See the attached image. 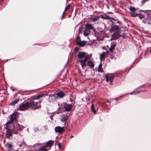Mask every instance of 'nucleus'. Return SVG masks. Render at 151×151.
<instances>
[{"mask_svg":"<svg viewBox=\"0 0 151 151\" xmlns=\"http://www.w3.org/2000/svg\"><path fill=\"white\" fill-rule=\"evenodd\" d=\"M45 95L41 94L38 95L33 99H28L30 109L35 110L41 108V101L39 99L41 97H45Z\"/></svg>","mask_w":151,"mask_h":151,"instance_id":"obj_1","label":"nucleus"},{"mask_svg":"<svg viewBox=\"0 0 151 151\" xmlns=\"http://www.w3.org/2000/svg\"><path fill=\"white\" fill-rule=\"evenodd\" d=\"M28 109H30L28 99L21 103L18 109L20 110L24 111Z\"/></svg>","mask_w":151,"mask_h":151,"instance_id":"obj_2","label":"nucleus"},{"mask_svg":"<svg viewBox=\"0 0 151 151\" xmlns=\"http://www.w3.org/2000/svg\"><path fill=\"white\" fill-rule=\"evenodd\" d=\"M91 55H88L87 54L84 52H79L78 54V60L83 59H89L91 58Z\"/></svg>","mask_w":151,"mask_h":151,"instance_id":"obj_3","label":"nucleus"},{"mask_svg":"<svg viewBox=\"0 0 151 151\" xmlns=\"http://www.w3.org/2000/svg\"><path fill=\"white\" fill-rule=\"evenodd\" d=\"M115 76L113 74L109 75H106L104 78H106V81L107 82L109 81L110 82V84L112 85Z\"/></svg>","mask_w":151,"mask_h":151,"instance_id":"obj_4","label":"nucleus"},{"mask_svg":"<svg viewBox=\"0 0 151 151\" xmlns=\"http://www.w3.org/2000/svg\"><path fill=\"white\" fill-rule=\"evenodd\" d=\"M76 44L80 47H83L86 44V41H81L80 37L78 36L76 37Z\"/></svg>","mask_w":151,"mask_h":151,"instance_id":"obj_5","label":"nucleus"},{"mask_svg":"<svg viewBox=\"0 0 151 151\" xmlns=\"http://www.w3.org/2000/svg\"><path fill=\"white\" fill-rule=\"evenodd\" d=\"M6 129L9 130H13L14 128V125L13 122L9 121L6 124Z\"/></svg>","mask_w":151,"mask_h":151,"instance_id":"obj_6","label":"nucleus"},{"mask_svg":"<svg viewBox=\"0 0 151 151\" xmlns=\"http://www.w3.org/2000/svg\"><path fill=\"white\" fill-rule=\"evenodd\" d=\"M23 128V126L18 124H16L14 125V128L13 132L14 134H17V130H21Z\"/></svg>","mask_w":151,"mask_h":151,"instance_id":"obj_7","label":"nucleus"},{"mask_svg":"<svg viewBox=\"0 0 151 151\" xmlns=\"http://www.w3.org/2000/svg\"><path fill=\"white\" fill-rule=\"evenodd\" d=\"M64 127H60V126H57L55 127V130L56 132H58L59 134H62L65 131Z\"/></svg>","mask_w":151,"mask_h":151,"instance_id":"obj_8","label":"nucleus"},{"mask_svg":"<svg viewBox=\"0 0 151 151\" xmlns=\"http://www.w3.org/2000/svg\"><path fill=\"white\" fill-rule=\"evenodd\" d=\"M68 119V116L66 114H63L61 115V121L64 123V126H66V122Z\"/></svg>","mask_w":151,"mask_h":151,"instance_id":"obj_9","label":"nucleus"},{"mask_svg":"<svg viewBox=\"0 0 151 151\" xmlns=\"http://www.w3.org/2000/svg\"><path fill=\"white\" fill-rule=\"evenodd\" d=\"M88 59H84L78 60V61L80 63L81 65L83 68H84L86 66L87 60Z\"/></svg>","mask_w":151,"mask_h":151,"instance_id":"obj_10","label":"nucleus"},{"mask_svg":"<svg viewBox=\"0 0 151 151\" xmlns=\"http://www.w3.org/2000/svg\"><path fill=\"white\" fill-rule=\"evenodd\" d=\"M64 107L65 110L67 111H70L72 109L73 105L71 104H68L66 103H64Z\"/></svg>","mask_w":151,"mask_h":151,"instance_id":"obj_11","label":"nucleus"},{"mask_svg":"<svg viewBox=\"0 0 151 151\" xmlns=\"http://www.w3.org/2000/svg\"><path fill=\"white\" fill-rule=\"evenodd\" d=\"M122 36V35L118 33L117 32H115L112 35V38L113 40H116L118 39L120 37Z\"/></svg>","mask_w":151,"mask_h":151,"instance_id":"obj_12","label":"nucleus"},{"mask_svg":"<svg viewBox=\"0 0 151 151\" xmlns=\"http://www.w3.org/2000/svg\"><path fill=\"white\" fill-rule=\"evenodd\" d=\"M119 29L120 27L119 26L117 25H114L111 27L110 29V31L111 32L115 31L116 32V31L119 30Z\"/></svg>","mask_w":151,"mask_h":151,"instance_id":"obj_13","label":"nucleus"},{"mask_svg":"<svg viewBox=\"0 0 151 151\" xmlns=\"http://www.w3.org/2000/svg\"><path fill=\"white\" fill-rule=\"evenodd\" d=\"M18 114V113L17 112H15L13 114L10 118L11 121H10L13 122L16 120L17 117V115Z\"/></svg>","mask_w":151,"mask_h":151,"instance_id":"obj_14","label":"nucleus"},{"mask_svg":"<svg viewBox=\"0 0 151 151\" xmlns=\"http://www.w3.org/2000/svg\"><path fill=\"white\" fill-rule=\"evenodd\" d=\"M104 50H106V53L104 52V59L107 56V57H109V58H111V59H113L114 57L111 55H109L108 52L107 50H106V48L104 46Z\"/></svg>","mask_w":151,"mask_h":151,"instance_id":"obj_15","label":"nucleus"},{"mask_svg":"<svg viewBox=\"0 0 151 151\" xmlns=\"http://www.w3.org/2000/svg\"><path fill=\"white\" fill-rule=\"evenodd\" d=\"M47 129L48 128L47 125H45L41 127L40 130L42 132L45 133Z\"/></svg>","mask_w":151,"mask_h":151,"instance_id":"obj_16","label":"nucleus"},{"mask_svg":"<svg viewBox=\"0 0 151 151\" xmlns=\"http://www.w3.org/2000/svg\"><path fill=\"white\" fill-rule=\"evenodd\" d=\"M56 95L60 98H62L65 96L64 93L62 91L58 93Z\"/></svg>","mask_w":151,"mask_h":151,"instance_id":"obj_17","label":"nucleus"},{"mask_svg":"<svg viewBox=\"0 0 151 151\" xmlns=\"http://www.w3.org/2000/svg\"><path fill=\"white\" fill-rule=\"evenodd\" d=\"M87 65L89 66L91 68H93L94 67V64L93 62L91 60H88L87 63Z\"/></svg>","mask_w":151,"mask_h":151,"instance_id":"obj_18","label":"nucleus"},{"mask_svg":"<svg viewBox=\"0 0 151 151\" xmlns=\"http://www.w3.org/2000/svg\"><path fill=\"white\" fill-rule=\"evenodd\" d=\"M53 144V142L52 140H50L47 142L46 143L45 145V147H48L52 145Z\"/></svg>","mask_w":151,"mask_h":151,"instance_id":"obj_19","label":"nucleus"},{"mask_svg":"<svg viewBox=\"0 0 151 151\" xmlns=\"http://www.w3.org/2000/svg\"><path fill=\"white\" fill-rule=\"evenodd\" d=\"M90 32V30L85 28L83 33L84 35L85 36H88Z\"/></svg>","mask_w":151,"mask_h":151,"instance_id":"obj_20","label":"nucleus"},{"mask_svg":"<svg viewBox=\"0 0 151 151\" xmlns=\"http://www.w3.org/2000/svg\"><path fill=\"white\" fill-rule=\"evenodd\" d=\"M12 135V133L10 132L9 130H8L6 132V137L9 138Z\"/></svg>","mask_w":151,"mask_h":151,"instance_id":"obj_21","label":"nucleus"},{"mask_svg":"<svg viewBox=\"0 0 151 151\" xmlns=\"http://www.w3.org/2000/svg\"><path fill=\"white\" fill-rule=\"evenodd\" d=\"M86 28L87 29H88L90 30L93 29V27L91 24H86Z\"/></svg>","mask_w":151,"mask_h":151,"instance_id":"obj_22","label":"nucleus"},{"mask_svg":"<svg viewBox=\"0 0 151 151\" xmlns=\"http://www.w3.org/2000/svg\"><path fill=\"white\" fill-rule=\"evenodd\" d=\"M142 22L145 24H151V23L150 22V21L149 20H148L147 18L146 19H145L144 20H143Z\"/></svg>","mask_w":151,"mask_h":151,"instance_id":"obj_23","label":"nucleus"},{"mask_svg":"<svg viewBox=\"0 0 151 151\" xmlns=\"http://www.w3.org/2000/svg\"><path fill=\"white\" fill-rule=\"evenodd\" d=\"M6 147L9 150H10L12 149V144L9 142H7L6 144Z\"/></svg>","mask_w":151,"mask_h":151,"instance_id":"obj_24","label":"nucleus"},{"mask_svg":"<svg viewBox=\"0 0 151 151\" xmlns=\"http://www.w3.org/2000/svg\"><path fill=\"white\" fill-rule=\"evenodd\" d=\"M106 13H104V19L108 20H109V21L111 20V17L109 15H106Z\"/></svg>","mask_w":151,"mask_h":151,"instance_id":"obj_25","label":"nucleus"},{"mask_svg":"<svg viewBox=\"0 0 151 151\" xmlns=\"http://www.w3.org/2000/svg\"><path fill=\"white\" fill-rule=\"evenodd\" d=\"M131 16L133 17H137L138 15V14H140V13H135V12H132L131 14Z\"/></svg>","mask_w":151,"mask_h":151,"instance_id":"obj_26","label":"nucleus"},{"mask_svg":"<svg viewBox=\"0 0 151 151\" xmlns=\"http://www.w3.org/2000/svg\"><path fill=\"white\" fill-rule=\"evenodd\" d=\"M129 10L131 11L132 12H135L137 9L135 7L131 6L129 8Z\"/></svg>","mask_w":151,"mask_h":151,"instance_id":"obj_27","label":"nucleus"},{"mask_svg":"<svg viewBox=\"0 0 151 151\" xmlns=\"http://www.w3.org/2000/svg\"><path fill=\"white\" fill-rule=\"evenodd\" d=\"M101 17H99L98 16H96L91 18V20L93 21H95L98 20L99 18Z\"/></svg>","mask_w":151,"mask_h":151,"instance_id":"obj_28","label":"nucleus"},{"mask_svg":"<svg viewBox=\"0 0 151 151\" xmlns=\"http://www.w3.org/2000/svg\"><path fill=\"white\" fill-rule=\"evenodd\" d=\"M19 99H17L12 102L11 104L12 106H14L19 102Z\"/></svg>","mask_w":151,"mask_h":151,"instance_id":"obj_29","label":"nucleus"},{"mask_svg":"<svg viewBox=\"0 0 151 151\" xmlns=\"http://www.w3.org/2000/svg\"><path fill=\"white\" fill-rule=\"evenodd\" d=\"M91 109L92 111L94 114L96 113V111L94 109V106L93 104H92L91 106Z\"/></svg>","mask_w":151,"mask_h":151,"instance_id":"obj_30","label":"nucleus"},{"mask_svg":"<svg viewBox=\"0 0 151 151\" xmlns=\"http://www.w3.org/2000/svg\"><path fill=\"white\" fill-rule=\"evenodd\" d=\"M70 4H68V5L65 7V8L64 11L63 13V15L65 13V12L70 7Z\"/></svg>","mask_w":151,"mask_h":151,"instance_id":"obj_31","label":"nucleus"},{"mask_svg":"<svg viewBox=\"0 0 151 151\" xmlns=\"http://www.w3.org/2000/svg\"><path fill=\"white\" fill-rule=\"evenodd\" d=\"M102 65L101 64H100L99 65V69H98V71L99 72H102L103 71V69L102 68H101Z\"/></svg>","mask_w":151,"mask_h":151,"instance_id":"obj_32","label":"nucleus"},{"mask_svg":"<svg viewBox=\"0 0 151 151\" xmlns=\"http://www.w3.org/2000/svg\"><path fill=\"white\" fill-rule=\"evenodd\" d=\"M39 151H47V150L45 147H41L39 149Z\"/></svg>","mask_w":151,"mask_h":151,"instance_id":"obj_33","label":"nucleus"},{"mask_svg":"<svg viewBox=\"0 0 151 151\" xmlns=\"http://www.w3.org/2000/svg\"><path fill=\"white\" fill-rule=\"evenodd\" d=\"M150 14H149L148 13H147V19L148 20H149L150 21V22H151V16H150Z\"/></svg>","mask_w":151,"mask_h":151,"instance_id":"obj_34","label":"nucleus"},{"mask_svg":"<svg viewBox=\"0 0 151 151\" xmlns=\"http://www.w3.org/2000/svg\"><path fill=\"white\" fill-rule=\"evenodd\" d=\"M139 15V18L140 19H142L143 18L145 17V15L144 14H141L140 13V14H138Z\"/></svg>","mask_w":151,"mask_h":151,"instance_id":"obj_35","label":"nucleus"},{"mask_svg":"<svg viewBox=\"0 0 151 151\" xmlns=\"http://www.w3.org/2000/svg\"><path fill=\"white\" fill-rule=\"evenodd\" d=\"M116 46V44L114 42H111V47L114 48L115 49V48Z\"/></svg>","mask_w":151,"mask_h":151,"instance_id":"obj_36","label":"nucleus"},{"mask_svg":"<svg viewBox=\"0 0 151 151\" xmlns=\"http://www.w3.org/2000/svg\"><path fill=\"white\" fill-rule=\"evenodd\" d=\"M104 58V52H103L102 54H100V59L102 60Z\"/></svg>","mask_w":151,"mask_h":151,"instance_id":"obj_37","label":"nucleus"},{"mask_svg":"<svg viewBox=\"0 0 151 151\" xmlns=\"http://www.w3.org/2000/svg\"><path fill=\"white\" fill-rule=\"evenodd\" d=\"M114 50V49L111 47H110L109 49V51L111 52V53H112L113 51Z\"/></svg>","mask_w":151,"mask_h":151,"instance_id":"obj_38","label":"nucleus"},{"mask_svg":"<svg viewBox=\"0 0 151 151\" xmlns=\"http://www.w3.org/2000/svg\"><path fill=\"white\" fill-rule=\"evenodd\" d=\"M148 0H142L141 1V4L142 5H144L146 2Z\"/></svg>","mask_w":151,"mask_h":151,"instance_id":"obj_39","label":"nucleus"},{"mask_svg":"<svg viewBox=\"0 0 151 151\" xmlns=\"http://www.w3.org/2000/svg\"><path fill=\"white\" fill-rule=\"evenodd\" d=\"M130 94L131 95H136V93H135V91H133L131 92L130 93Z\"/></svg>","mask_w":151,"mask_h":151,"instance_id":"obj_40","label":"nucleus"},{"mask_svg":"<svg viewBox=\"0 0 151 151\" xmlns=\"http://www.w3.org/2000/svg\"><path fill=\"white\" fill-rule=\"evenodd\" d=\"M139 11L140 12H143L144 13H145L146 14H147L148 13L147 12V11H145V10H140Z\"/></svg>","mask_w":151,"mask_h":151,"instance_id":"obj_41","label":"nucleus"},{"mask_svg":"<svg viewBox=\"0 0 151 151\" xmlns=\"http://www.w3.org/2000/svg\"><path fill=\"white\" fill-rule=\"evenodd\" d=\"M142 90H138L136 91H135V93H136V94H137L140 93L141 92H142Z\"/></svg>","mask_w":151,"mask_h":151,"instance_id":"obj_42","label":"nucleus"},{"mask_svg":"<svg viewBox=\"0 0 151 151\" xmlns=\"http://www.w3.org/2000/svg\"><path fill=\"white\" fill-rule=\"evenodd\" d=\"M109 22L110 23V24H111L112 25H113L114 24V23L113 21L111 20H110Z\"/></svg>","mask_w":151,"mask_h":151,"instance_id":"obj_43","label":"nucleus"},{"mask_svg":"<svg viewBox=\"0 0 151 151\" xmlns=\"http://www.w3.org/2000/svg\"><path fill=\"white\" fill-rule=\"evenodd\" d=\"M49 97H51L52 98H54V99H55V98L56 97L55 96V95H50L49 96Z\"/></svg>","mask_w":151,"mask_h":151,"instance_id":"obj_44","label":"nucleus"},{"mask_svg":"<svg viewBox=\"0 0 151 151\" xmlns=\"http://www.w3.org/2000/svg\"><path fill=\"white\" fill-rule=\"evenodd\" d=\"M111 20L113 21H116V19H115V18L112 17L111 18Z\"/></svg>","mask_w":151,"mask_h":151,"instance_id":"obj_45","label":"nucleus"},{"mask_svg":"<svg viewBox=\"0 0 151 151\" xmlns=\"http://www.w3.org/2000/svg\"><path fill=\"white\" fill-rule=\"evenodd\" d=\"M135 60H135L134 61V62L132 63V64L131 65V68H132V67H133V64H134V62H135Z\"/></svg>","mask_w":151,"mask_h":151,"instance_id":"obj_46","label":"nucleus"},{"mask_svg":"<svg viewBox=\"0 0 151 151\" xmlns=\"http://www.w3.org/2000/svg\"><path fill=\"white\" fill-rule=\"evenodd\" d=\"M116 32H117V33H119V34H120L121 33L120 31H119V30L116 31Z\"/></svg>","mask_w":151,"mask_h":151,"instance_id":"obj_47","label":"nucleus"},{"mask_svg":"<svg viewBox=\"0 0 151 151\" xmlns=\"http://www.w3.org/2000/svg\"><path fill=\"white\" fill-rule=\"evenodd\" d=\"M117 22L118 23H119V24H122V23L121 22H119V21H117Z\"/></svg>","mask_w":151,"mask_h":151,"instance_id":"obj_48","label":"nucleus"},{"mask_svg":"<svg viewBox=\"0 0 151 151\" xmlns=\"http://www.w3.org/2000/svg\"><path fill=\"white\" fill-rule=\"evenodd\" d=\"M112 100H115L116 101H117V98H113L112 99Z\"/></svg>","mask_w":151,"mask_h":151,"instance_id":"obj_49","label":"nucleus"},{"mask_svg":"<svg viewBox=\"0 0 151 151\" xmlns=\"http://www.w3.org/2000/svg\"><path fill=\"white\" fill-rule=\"evenodd\" d=\"M106 6H107V8L109 9V7L108 6V5L107 4H106Z\"/></svg>","mask_w":151,"mask_h":151,"instance_id":"obj_50","label":"nucleus"},{"mask_svg":"<svg viewBox=\"0 0 151 151\" xmlns=\"http://www.w3.org/2000/svg\"><path fill=\"white\" fill-rule=\"evenodd\" d=\"M104 103H105V100H106V101H108V99H104Z\"/></svg>","mask_w":151,"mask_h":151,"instance_id":"obj_51","label":"nucleus"},{"mask_svg":"<svg viewBox=\"0 0 151 151\" xmlns=\"http://www.w3.org/2000/svg\"><path fill=\"white\" fill-rule=\"evenodd\" d=\"M146 11H147H147H149V12H151V10H146Z\"/></svg>","mask_w":151,"mask_h":151,"instance_id":"obj_52","label":"nucleus"},{"mask_svg":"<svg viewBox=\"0 0 151 151\" xmlns=\"http://www.w3.org/2000/svg\"><path fill=\"white\" fill-rule=\"evenodd\" d=\"M73 137V136L72 135H71V136H70V138H72V137Z\"/></svg>","mask_w":151,"mask_h":151,"instance_id":"obj_53","label":"nucleus"},{"mask_svg":"<svg viewBox=\"0 0 151 151\" xmlns=\"http://www.w3.org/2000/svg\"><path fill=\"white\" fill-rule=\"evenodd\" d=\"M19 147H21L22 146V145H19Z\"/></svg>","mask_w":151,"mask_h":151,"instance_id":"obj_54","label":"nucleus"},{"mask_svg":"<svg viewBox=\"0 0 151 151\" xmlns=\"http://www.w3.org/2000/svg\"><path fill=\"white\" fill-rule=\"evenodd\" d=\"M139 87H137V88H136L135 89V90H136L138 88H139Z\"/></svg>","mask_w":151,"mask_h":151,"instance_id":"obj_55","label":"nucleus"},{"mask_svg":"<svg viewBox=\"0 0 151 151\" xmlns=\"http://www.w3.org/2000/svg\"><path fill=\"white\" fill-rule=\"evenodd\" d=\"M102 17V18H104L103 16H102V17Z\"/></svg>","mask_w":151,"mask_h":151,"instance_id":"obj_56","label":"nucleus"},{"mask_svg":"<svg viewBox=\"0 0 151 151\" xmlns=\"http://www.w3.org/2000/svg\"><path fill=\"white\" fill-rule=\"evenodd\" d=\"M142 91H145V90H142Z\"/></svg>","mask_w":151,"mask_h":151,"instance_id":"obj_57","label":"nucleus"},{"mask_svg":"<svg viewBox=\"0 0 151 151\" xmlns=\"http://www.w3.org/2000/svg\"><path fill=\"white\" fill-rule=\"evenodd\" d=\"M79 31H80L81 30H80V29H79Z\"/></svg>","mask_w":151,"mask_h":151,"instance_id":"obj_58","label":"nucleus"},{"mask_svg":"<svg viewBox=\"0 0 151 151\" xmlns=\"http://www.w3.org/2000/svg\"><path fill=\"white\" fill-rule=\"evenodd\" d=\"M112 39V38H111L110 39V40H111Z\"/></svg>","mask_w":151,"mask_h":151,"instance_id":"obj_59","label":"nucleus"},{"mask_svg":"<svg viewBox=\"0 0 151 151\" xmlns=\"http://www.w3.org/2000/svg\"><path fill=\"white\" fill-rule=\"evenodd\" d=\"M105 27H106V26H105V25H104V29L105 28Z\"/></svg>","mask_w":151,"mask_h":151,"instance_id":"obj_60","label":"nucleus"},{"mask_svg":"<svg viewBox=\"0 0 151 151\" xmlns=\"http://www.w3.org/2000/svg\"><path fill=\"white\" fill-rule=\"evenodd\" d=\"M63 16H64V15H63Z\"/></svg>","mask_w":151,"mask_h":151,"instance_id":"obj_61","label":"nucleus"},{"mask_svg":"<svg viewBox=\"0 0 151 151\" xmlns=\"http://www.w3.org/2000/svg\"><path fill=\"white\" fill-rule=\"evenodd\" d=\"M104 49V47H102V49Z\"/></svg>","mask_w":151,"mask_h":151,"instance_id":"obj_62","label":"nucleus"},{"mask_svg":"<svg viewBox=\"0 0 151 151\" xmlns=\"http://www.w3.org/2000/svg\"><path fill=\"white\" fill-rule=\"evenodd\" d=\"M23 144H24V142H23Z\"/></svg>","mask_w":151,"mask_h":151,"instance_id":"obj_63","label":"nucleus"},{"mask_svg":"<svg viewBox=\"0 0 151 151\" xmlns=\"http://www.w3.org/2000/svg\"><path fill=\"white\" fill-rule=\"evenodd\" d=\"M138 9V8H137L136 9H137H137Z\"/></svg>","mask_w":151,"mask_h":151,"instance_id":"obj_64","label":"nucleus"}]
</instances>
